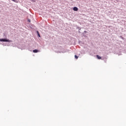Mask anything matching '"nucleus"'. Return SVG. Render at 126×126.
<instances>
[{
	"mask_svg": "<svg viewBox=\"0 0 126 126\" xmlns=\"http://www.w3.org/2000/svg\"><path fill=\"white\" fill-rule=\"evenodd\" d=\"M73 10H74V11H78V8H77V7H74L73 8Z\"/></svg>",
	"mask_w": 126,
	"mask_h": 126,
	"instance_id": "nucleus-2",
	"label": "nucleus"
},
{
	"mask_svg": "<svg viewBox=\"0 0 126 126\" xmlns=\"http://www.w3.org/2000/svg\"><path fill=\"white\" fill-rule=\"evenodd\" d=\"M38 52H39V50H38L37 49H35V50H33V53H38Z\"/></svg>",
	"mask_w": 126,
	"mask_h": 126,
	"instance_id": "nucleus-3",
	"label": "nucleus"
},
{
	"mask_svg": "<svg viewBox=\"0 0 126 126\" xmlns=\"http://www.w3.org/2000/svg\"><path fill=\"white\" fill-rule=\"evenodd\" d=\"M12 0V1H14L15 2H16V0Z\"/></svg>",
	"mask_w": 126,
	"mask_h": 126,
	"instance_id": "nucleus-7",
	"label": "nucleus"
},
{
	"mask_svg": "<svg viewBox=\"0 0 126 126\" xmlns=\"http://www.w3.org/2000/svg\"><path fill=\"white\" fill-rule=\"evenodd\" d=\"M28 21L29 22H31V20H30V19H28Z\"/></svg>",
	"mask_w": 126,
	"mask_h": 126,
	"instance_id": "nucleus-6",
	"label": "nucleus"
},
{
	"mask_svg": "<svg viewBox=\"0 0 126 126\" xmlns=\"http://www.w3.org/2000/svg\"><path fill=\"white\" fill-rule=\"evenodd\" d=\"M38 36H39V37H40V34H38Z\"/></svg>",
	"mask_w": 126,
	"mask_h": 126,
	"instance_id": "nucleus-8",
	"label": "nucleus"
},
{
	"mask_svg": "<svg viewBox=\"0 0 126 126\" xmlns=\"http://www.w3.org/2000/svg\"><path fill=\"white\" fill-rule=\"evenodd\" d=\"M96 58H97L98 60H101L102 59L99 55H96Z\"/></svg>",
	"mask_w": 126,
	"mask_h": 126,
	"instance_id": "nucleus-4",
	"label": "nucleus"
},
{
	"mask_svg": "<svg viewBox=\"0 0 126 126\" xmlns=\"http://www.w3.org/2000/svg\"><path fill=\"white\" fill-rule=\"evenodd\" d=\"M75 59H78V57L76 55H75Z\"/></svg>",
	"mask_w": 126,
	"mask_h": 126,
	"instance_id": "nucleus-5",
	"label": "nucleus"
},
{
	"mask_svg": "<svg viewBox=\"0 0 126 126\" xmlns=\"http://www.w3.org/2000/svg\"><path fill=\"white\" fill-rule=\"evenodd\" d=\"M0 42H7L10 43L12 42V41L9 40L8 39H3V38H0Z\"/></svg>",
	"mask_w": 126,
	"mask_h": 126,
	"instance_id": "nucleus-1",
	"label": "nucleus"
}]
</instances>
